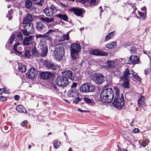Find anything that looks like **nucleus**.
Returning <instances> with one entry per match:
<instances>
[{
  "label": "nucleus",
  "mask_w": 151,
  "mask_h": 151,
  "mask_svg": "<svg viewBox=\"0 0 151 151\" xmlns=\"http://www.w3.org/2000/svg\"><path fill=\"white\" fill-rule=\"evenodd\" d=\"M32 55L37 56L39 54L37 52V50L35 47H34L32 50Z\"/></svg>",
  "instance_id": "obj_41"
},
{
  "label": "nucleus",
  "mask_w": 151,
  "mask_h": 151,
  "mask_svg": "<svg viewBox=\"0 0 151 151\" xmlns=\"http://www.w3.org/2000/svg\"><path fill=\"white\" fill-rule=\"evenodd\" d=\"M144 72L145 74V75H147L149 73V71L147 70H144Z\"/></svg>",
  "instance_id": "obj_60"
},
{
  "label": "nucleus",
  "mask_w": 151,
  "mask_h": 151,
  "mask_svg": "<svg viewBox=\"0 0 151 151\" xmlns=\"http://www.w3.org/2000/svg\"><path fill=\"white\" fill-rule=\"evenodd\" d=\"M40 19L44 22L49 23L52 22L54 21V19L53 18H48L45 17H41L40 18Z\"/></svg>",
  "instance_id": "obj_25"
},
{
  "label": "nucleus",
  "mask_w": 151,
  "mask_h": 151,
  "mask_svg": "<svg viewBox=\"0 0 151 151\" xmlns=\"http://www.w3.org/2000/svg\"><path fill=\"white\" fill-rule=\"evenodd\" d=\"M44 39H45L47 40H48L50 41H51L52 40L51 36L48 35L44 34Z\"/></svg>",
  "instance_id": "obj_44"
},
{
  "label": "nucleus",
  "mask_w": 151,
  "mask_h": 151,
  "mask_svg": "<svg viewBox=\"0 0 151 151\" xmlns=\"http://www.w3.org/2000/svg\"><path fill=\"white\" fill-rule=\"evenodd\" d=\"M133 72H134L133 74H131L132 75L133 78L138 81L140 82L141 80V78L139 76L136 75H134V74L135 72L134 71Z\"/></svg>",
  "instance_id": "obj_36"
},
{
  "label": "nucleus",
  "mask_w": 151,
  "mask_h": 151,
  "mask_svg": "<svg viewBox=\"0 0 151 151\" xmlns=\"http://www.w3.org/2000/svg\"><path fill=\"white\" fill-rule=\"evenodd\" d=\"M69 39V34L68 33L67 34H64L63 36L61 37L60 40V41H64L65 40H68Z\"/></svg>",
  "instance_id": "obj_31"
},
{
  "label": "nucleus",
  "mask_w": 151,
  "mask_h": 151,
  "mask_svg": "<svg viewBox=\"0 0 151 151\" xmlns=\"http://www.w3.org/2000/svg\"><path fill=\"white\" fill-rule=\"evenodd\" d=\"M18 70L22 73H23L26 70V66L23 65H20L19 66Z\"/></svg>",
  "instance_id": "obj_32"
},
{
  "label": "nucleus",
  "mask_w": 151,
  "mask_h": 151,
  "mask_svg": "<svg viewBox=\"0 0 151 151\" xmlns=\"http://www.w3.org/2000/svg\"><path fill=\"white\" fill-rule=\"evenodd\" d=\"M81 50V45L77 43L72 44L70 47V55L71 57L74 59L77 58L78 54Z\"/></svg>",
  "instance_id": "obj_4"
},
{
  "label": "nucleus",
  "mask_w": 151,
  "mask_h": 151,
  "mask_svg": "<svg viewBox=\"0 0 151 151\" xmlns=\"http://www.w3.org/2000/svg\"><path fill=\"white\" fill-rule=\"evenodd\" d=\"M15 36L14 34L12 35V36L10 37L9 38L10 43H7L6 45V49H8L9 47L8 46L11 44L13 42Z\"/></svg>",
  "instance_id": "obj_29"
},
{
  "label": "nucleus",
  "mask_w": 151,
  "mask_h": 151,
  "mask_svg": "<svg viewBox=\"0 0 151 151\" xmlns=\"http://www.w3.org/2000/svg\"><path fill=\"white\" fill-rule=\"evenodd\" d=\"M39 46L41 49V52L40 53V55L42 57L46 56L48 51V48L45 45V42L41 41L39 44Z\"/></svg>",
  "instance_id": "obj_15"
},
{
  "label": "nucleus",
  "mask_w": 151,
  "mask_h": 151,
  "mask_svg": "<svg viewBox=\"0 0 151 151\" xmlns=\"http://www.w3.org/2000/svg\"><path fill=\"white\" fill-rule=\"evenodd\" d=\"M65 101L66 102L68 103H70V102H69L68 100H66V99H65Z\"/></svg>",
  "instance_id": "obj_63"
},
{
  "label": "nucleus",
  "mask_w": 151,
  "mask_h": 151,
  "mask_svg": "<svg viewBox=\"0 0 151 151\" xmlns=\"http://www.w3.org/2000/svg\"><path fill=\"white\" fill-rule=\"evenodd\" d=\"M37 70L34 68H32L29 70H28L26 75L28 78L34 79L37 76Z\"/></svg>",
  "instance_id": "obj_16"
},
{
  "label": "nucleus",
  "mask_w": 151,
  "mask_h": 151,
  "mask_svg": "<svg viewBox=\"0 0 151 151\" xmlns=\"http://www.w3.org/2000/svg\"><path fill=\"white\" fill-rule=\"evenodd\" d=\"M134 120H132V122H131V123L130 124V125L131 126H133V124L134 122Z\"/></svg>",
  "instance_id": "obj_58"
},
{
  "label": "nucleus",
  "mask_w": 151,
  "mask_h": 151,
  "mask_svg": "<svg viewBox=\"0 0 151 151\" xmlns=\"http://www.w3.org/2000/svg\"><path fill=\"white\" fill-rule=\"evenodd\" d=\"M37 38H44V35H36L35 36Z\"/></svg>",
  "instance_id": "obj_49"
},
{
  "label": "nucleus",
  "mask_w": 151,
  "mask_h": 151,
  "mask_svg": "<svg viewBox=\"0 0 151 151\" xmlns=\"http://www.w3.org/2000/svg\"><path fill=\"white\" fill-rule=\"evenodd\" d=\"M113 32H111L109 33L105 37V41H106L110 39L113 36Z\"/></svg>",
  "instance_id": "obj_40"
},
{
  "label": "nucleus",
  "mask_w": 151,
  "mask_h": 151,
  "mask_svg": "<svg viewBox=\"0 0 151 151\" xmlns=\"http://www.w3.org/2000/svg\"><path fill=\"white\" fill-rule=\"evenodd\" d=\"M57 16L65 21H67L68 20V17L65 14H60L57 15Z\"/></svg>",
  "instance_id": "obj_30"
},
{
  "label": "nucleus",
  "mask_w": 151,
  "mask_h": 151,
  "mask_svg": "<svg viewBox=\"0 0 151 151\" xmlns=\"http://www.w3.org/2000/svg\"><path fill=\"white\" fill-rule=\"evenodd\" d=\"M34 40L33 36H29L25 37L23 41L24 45H29L33 43Z\"/></svg>",
  "instance_id": "obj_17"
},
{
  "label": "nucleus",
  "mask_w": 151,
  "mask_h": 151,
  "mask_svg": "<svg viewBox=\"0 0 151 151\" xmlns=\"http://www.w3.org/2000/svg\"><path fill=\"white\" fill-rule=\"evenodd\" d=\"M116 42H113L106 44V47L109 49H111L114 47L116 45Z\"/></svg>",
  "instance_id": "obj_27"
},
{
  "label": "nucleus",
  "mask_w": 151,
  "mask_h": 151,
  "mask_svg": "<svg viewBox=\"0 0 151 151\" xmlns=\"http://www.w3.org/2000/svg\"><path fill=\"white\" fill-rule=\"evenodd\" d=\"M6 17H8V18H9V19H12V17L10 16V15H7L6 16Z\"/></svg>",
  "instance_id": "obj_62"
},
{
  "label": "nucleus",
  "mask_w": 151,
  "mask_h": 151,
  "mask_svg": "<svg viewBox=\"0 0 151 151\" xmlns=\"http://www.w3.org/2000/svg\"><path fill=\"white\" fill-rule=\"evenodd\" d=\"M81 101V99L79 97H77L76 98V99L74 100L73 101L75 103L77 104L79 101Z\"/></svg>",
  "instance_id": "obj_46"
},
{
  "label": "nucleus",
  "mask_w": 151,
  "mask_h": 151,
  "mask_svg": "<svg viewBox=\"0 0 151 151\" xmlns=\"http://www.w3.org/2000/svg\"><path fill=\"white\" fill-rule=\"evenodd\" d=\"M53 144L54 148L57 149L60 146L61 142L57 140H55L53 141Z\"/></svg>",
  "instance_id": "obj_28"
},
{
  "label": "nucleus",
  "mask_w": 151,
  "mask_h": 151,
  "mask_svg": "<svg viewBox=\"0 0 151 151\" xmlns=\"http://www.w3.org/2000/svg\"><path fill=\"white\" fill-rule=\"evenodd\" d=\"M62 74L64 77L67 78H68L71 80H73L74 78V76L72 72L71 71L66 70L62 72Z\"/></svg>",
  "instance_id": "obj_19"
},
{
  "label": "nucleus",
  "mask_w": 151,
  "mask_h": 151,
  "mask_svg": "<svg viewBox=\"0 0 151 151\" xmlns=\"http://www.w3.org/2000/svg\"><path fill=\"white\" fill-rule=\"evenodd\" d=\"M90 78L97 84L102 83L105 81V77L101 73H96L91 75Z\"/></svg>",
  "instance_id": "obj_6"
},
{
  "label": "nucleus",
  "mask_w": 151,
  "mask_h": 151,
  "mask_svg": "<svg viewBox=\"0 0 151 151\" xmlns=\"http://www.w3.org/2000/svg\"><path fill=\"white\" fill-rule=\"evenodd\" d=\"M140 131V130L138 128H135L132 131V133H139Z\"/></svg>",
  "instance_id": "obj_48"
},
{
  "label": "nucleus",
  "mask_w": 151,
  "mask_h": 151,
  "mask_svg": "<svg viewBox=\"0 0 151 151\" xmlns=\"http://www.w3.org/2000/svg\"><path fill=\"white\" fill-rule=\"evenodd\" d=\"M23 20H25L27 22H30L32 20V18L31 15L29 14H27V16L26 19H24Z\"/></svg>",
  "instance_id": "obj_38"
},
{
  "label": "nucleus",
  "mask_w": 151,
  "mask_h": 151,
  "mask_svg": "<svg viewBox=\"0 0 151 151\" xmlns=\"http://www.w3.org/2000/svg\"><path fill=\"white\" fill-rule=\"evenodd\" d=\"M44 64L48 70H54L57 69L59 68L58 65L54 63L51 61L48 60H44Z\"/></svg>",
  "instance_id": "obj_13"
},
{
  "label": "nucleus",
  "mask_w": 151,
  "mask_h": 151,
  "mask_svg": "<svg viewBox=\"0 0 151 151\" xmlns=\"http://www.w3.org/2000/svg\"><path fill=\"white\" fill-rule=\"evenodd\" d=\"M118 151H122V150L121 148H120L119 147H118Z\"/></svg>",
  "instance_id": "obj_64"
},
{
  "label": "nucleus",
  "mask_w": 151,
  "mask_h": 151,
  "mask_svg": "<svg viewBox=\"0 0 151 151\" xmlns=\"http://www.w3.org/2000/svg\"><path fill=\"white\" fill-rule=\"evenodd\" d=\"M139 15L142 17V19L143 20H144L145 19L146 17V13L145 12L144 13L141 12H138Z\"/></svg>",
  "instance_id": "obj_39"
},
{
  "label": "nucleus",
  "mask_w": 151,
  "mask_h": 151,
  "mask_svg": "<svg viewBox=\"0 0 151 151\" xmlns=\"http://www.w3.org/2000/svg\"><path fill=\"white\" fill-rule=\"evenodd\" d=\"M141 10L142 11H145V13H146V8L145 6H143L141 8Z\"/></svg>",
  "instance_id": "obj_56"
},
{
  "label": "nucleus",
  "mask_w": 151,
  "mask_h": 151,
  "mask_svg": "<svg viewBox=\"0 0 151 151\" xmlns=\"http://www.w3.org/2000/svg\"><path fill=\"white\" fill-rule=\"evenodd\" d=\"M149 142L147 140H144L141 143V146L143 147H145L148 144Z\"/></svg>",
  "instance_id": "obj_42"
},
{
  "label": "nucleus",
  "mask_w": 151,
  "mask_h": 151,
  "mask_svg": "<svg viewBox=\"0 0 151 151\" xmlns=\"http://www.w3.org/2000/svg\"><path fill=\"white\" fill-rule=\"evenodd\" d=\"M91 54L96 55H101L107 56L108 55V53L104 52L99 50H94L90 51Z\"/></svg>",
  "instance_id": "obj_18"
},
{
  "label": "nucleus",
  "mask_w": 151,
  "mask_h": 151,
  "mask_svg": "<svg viewBox=\"0 0 151 151\" xmlns=\"http://www.w3.org/2000/svg\"><path fill=\"white\" fill-rule=\"evenodd\" d=\"M3 92V88H0V94H2Z\"/></svg>",
  "instance_id": "obj_59"
},
{
  "label": "nucleus",
  "mask_w": 151,
  "mask_h": 151,
  "mask_svg": "<svg viewBox=\"0 0 151 151\" xmlns=\"http://www.w3.org/2000/svg\"><path fill=\"white\" fill-rule=\"evenodd\" d=\"M83 100L87 104L90 105L92 103V100L87 97H84L83 98Z\"/></svg>",
  "instance_id": "obj_34"
},
{
  "label": "nucleus",
  "mask_w": 151,
  "mask_h": 151,
  "mask_svg": "<svg viewBox=\"0 0 151 151\" xmlns=\"http://www.w3.org/2000/svg\"><path fill=\"white\" fill-rule=\"evenodd\" d=\"M22 32H19L17 35V37L18 39L20 41H22L23 39V35Z\"/></svg>",
  "instance_id": "obj_35"
},
{
  "label": "nucleus",
  "mask_w": 151,
  "mask_h": 151,
  "mask_svg": "<svg viewBox=\"0 0 151 151\" xmlns=\"http://www.w3.org/2000/svg\"><path fill=\"white\" fill-rule=\"evenodd\" d=\"M95 89L94 86L91 83L88 82L82 85L80 87V91L83 93L93 92Z\"/></svg>",
  "instance_id": "obj_7"
},
{
  "label": "nucleus",
  "mask_w": 151,
  "mask_h": 151,
  "mask_svg": "<svg viewBox=\"0 0 151 151\" xmlns=\"http://www.w3.org/2000/svg\"><path fill=\"white\" fill-rule=\"evenodd\" d=\"M20 98V96L18 95H16L14 96V99L16 100H19V99Z\"/></svg>",
  "instance_id": "obj_55"
},
{
  "label": "nucleus",
  "mask_w": 151,
  "mask_h": 151,
  "mask_svg": "<svg viewBox=\"0 0 151 151\" xmlns=\"http://www.w3.org/2000/svg\"><path fill=\"white\" fill-rule=\"evenodd\" d=\"M96 3V0H90V4L91 5H94Z\"/></svg>",
  "instance_id": "obj_52"
},
{
  "label": "nucleus",
  "mask_w": 151,
  "mask_h": 151,
  "mask_svg": "<svg viewBox=\"0 0 151 151\" xmlns=\"http://www.w3.org/2000/svg\"><path fill=\"white\" fill-rule=\"evenodd\" d=\"M41 78L46 79L49 78L51 76V74L48 72H42L40 74Z\"/></svg>",
  "instance_id": "obj_22"
},
{
  "label": "nucleus",
  "mask_w": 151,
  "mask_h": 151,
  "mask_svg": "<svg viewBox=\"0 0 151 151\" xmlns=\"http://www.w3.org/2000/svg\"><path fill=\"white\" fill-rule=\"evenodd\" d=\"M27 124V123H26V122L25 121L22 122L20 124L21 125L22 127L24 126L25 125H26Z\"/></svg>",
  "instance_id": "obj_53"
},
{
  "label": "nucleus",
  "mask_w": 151,
  "mask_h": 151,
  "mask_svg": "<svg viewBox=\"0 0 151 151\" xmlns=\"http://www.w3.org/2000/svg\"><path fill=\"white\" fill-rule=\"evenodd\" d=\"M130 50L132 54H134L136 52V49L134 47L132 46L131 47Z\"/></svg>",
  "instance_id": "obj_45"
},
{
  "label": "nucleus",
  "mask_w": 151,
  "mask_h": 151,
  "mask_svg": "<svg viewBox=\"0 0 151 151\" xmlns=\"http://www.w3.org/2000/svg\"><path fill=\"white\" fill-rule=\"evenodd\" d=\"M19 45H20V44L19 43L17 42L14 45L13 50L17 53H16L17 55L21 57L29 58L30 55L29 51L25 50L24 52H20L17 50V47Z\"/></svg>",
  "instance_id": "obj_10"
},
{
  "label": "nucleus",
  "mask_w": 151,
  "mask_h": 151,
  "mask_svg": "<svg viewBox=\"0 0 151 151\" xmlns=\"http://www.w3.org/2000/svg\"><path fill=\"white\" fill-rule=\"evenodd\" d=\"M23 24H25L23 26L24 29H22V32L25 36H27L29 34H33L35 31L33 24L26 20H23Z\"/></svg>",
  "instance_id": "obj_3"
},
{
  "label": "nucleus",
  "mask_w": 151,
  "mask_h": 151,
  "mask_svg": "<svg viewBox=\"0 0 151 151\" xmlns=\"http://www.w3.org/2000/svg\"><path fill=\"white\" fill-rule=\"evenodd\" d=\"M78 94V91L76 89H72L68 92V96L70 97L76 96Z\"/></svg>",
  "instance_id": "obj_21"
},
{
  "label": "nucleus",
  "mask_w": 151,
  "mask_h": 151,
  "mask_svg": "<svg viewBox=\"0 0 151 151\" xmlns=\"http://www.w3.org/2000/svg\"><path fill=\"white\" fill-rule=\"evenodd\" d=\"M69 11L73 12L77 16H80L82 14V11L80 9L73 8L70 9Z\"/></svg>",
  "instance_id": "obj_20"
},
{
  "label": "nucleus",
  "mask_w": 151,
  "mask_h": 151,
  "mask_svg": "<svg viewBox=\"0 0 151 151\" xmlns=\"http://www.w3.org/2000/svg\"><path fill=\"white\" fill-rule=\"evenodd\" d=\"M64 54V49L60 45H58L56 46L54 52V55L55 58L58 61L61 60Z\"/></svg>",
  "instance_id": "obj_5"
},
{
  "label": "nucleus",
  "mask_w": 151,
  "mask_h": 151,
  "mask_svg": "<svg viewBox=\"0 0 151 151\" xmlns=\"http://www.w3.org/2000/svg\"><path fill=\"white\" fill-rule=\"evenodd\" d=\"M114 90L116 94L115 97H121V95H119V89L117 88H115Z\"/></svg>",
  "instance_id": "obj_37"
},
{
  "label": "nucleus",
  "mask_w": 151,
  "mask_h": 151,
  "mask_svg": "<svg viewBox=\"0 0 151 151\" xmlns=\"http://www.w3.org/2000/svg\"><path fill=\"white\" fill-rule=\"evenodd\" d=\"M25 5L27 9H29L32 6V1L30 0H26Z\"/></svg>",
  "instance_id": "obj_33"
},
{
  "label": "nucleus",
  "mask_w": 151,
  "mask_h": 151,
  "mask_svg": "<svg viewBox=\"0 0 151 151\" xmlns=\"http://www.w3.org/2000/svg\"><path fill=\"white\" fill-rule=\"evenodd\" d=\"M114 98L113 91L111 88H105L100 94L99 101L103 103H110Z\"/></svg>",
  "instance_id": "obj_1"
},
{
  "label": "nucleus",
  "mask_w": 151,
  "mask_h": 151,
  "mask_svg": "<svg viewBox=\"0 0 151 151\" xmlns=\"http://www.w3.org/2000/svg\"><path fill=\"white\" fill-rule=\"evenodd\" d=\"M0 100L2 102H4L6 100V98L3 96H0Z\"/></svg>",
  "instance_id": "obj_47"
},
{
  "label": "nucleus",
  "mask_w": 151,
  "mask_h": 151,
  "mask_svg": "<svg viewBox=\"0 0 151 151\" xmlns=\"http://www.w3.org/2000/svg\"><path fill=\"white\" fill-rule=\"evenodd\" d=\"M124 59L121 58L107 61L108 67L113 68H116L119 65L124 64Z\"/></svg>",
  "instance_id": "obj_8"
},
{
  "label": "nucleus",
  "mask_w": 151,
  "mask_h": 151,
  "mask_svg": "<svg viewBox=\"0 0 151 151\" xmlns=\"http://www.w3.org/2000/svg\"><path fill=\"white\" fill-rule=\"evenodd\" d=\"M43 0H40L39 2H37L36 4L40 6H42L43 4Z\"/></svg>",
  "instance_id": "obj_50"
},
{
  "label": "nucleus",
  "mask_w": 151,
  "mask_h": 151,
  "mask_svg": "<svg viewBox=\"0 0 151 151\" xmlns=\"http://www.w3.org/2000/svg\"><path fill=\"white\" fill-rule=\"evenodd\" d=\"M145 98L143 96H141L138 101V106L140 107H142L143 105H144L145 102Z\"/></svg>",
  "instance_id": "obj_23"
},
{
  "label": "nucleus",
  "mask_w": 151,
  "mask_h": 151,
  "mask_svg": "<svg viewBox=\"0 0 151 151\" xmlns=\"http://www.w3.org/2000/svg\"><path fill=\"white\" fill-rule=\"evenodd\" d=\"M3 92L5 93H7L9 92V90H7V89H6V88H3Z\"/></svg>",
  "instance_id": "obj_54"
},
{
  "label": "nucleus",
  "mask_w": 151,
  "mask_h": 151,
  "mask_svg": "<svg viewBox=\"0 0 151 151\" xmlns=\"http://www.w3.org/2000/svg\"><path fill=\"white\" fill-rule=\"evenodd\" d=\"M55 30L53 29H50L49 31L46 33V35H49L51 36L55 32Z\"/></svg>",
  "instance_id": "obj_43"
},
{
  "label": "nucleus",
  "mask_w": 151,
  "mask_h": 151,
  "mask_svg": "<svg viewBox=\"0 0 151 151\" xmlns=\"http://www.w3.org/2000/svg\"><path fill=\"white\" fill-rule=\"evenodd\" d=\"M55 83L58 86L65 87L68 84V81L67 78L63 76H58L55 80Z\"/></svg>",
  "instance_id": "obj_11"
},
{
  "label": "nucleus",
  "mask_w": 151,
  "mask_h": 151,
  "mask_svg": "<svg viewBox=\"0 0 151 151\" xmlns=\"http://www.w3.org/2000/svg\"><path fill=\"white\" fill-rule=\"evenodd\" d=\"M36 27L37 29L40 31L42 30L45 28L44 24L40 22L37 23Z\"/></svg>",
  "instance_id": "obj_24"
},
{
  "label": "nucleus",
  "mask_w": 151,
  "mask_h": 151,
  "mask_svg": "<svg viewBox=\"0 0 151 151\" xmlns=\"http://www.w3.org/2000/svg\"><path fill=\"white\" fill-rule=\"evenodd\" d=\"M123 95L121 94V97H115L112 104L114 106L118 109H121L124 106V104Z\"/></svg>",
  "instance_id": "obj_9"
},
{
  "label": "nucleus",
  "mask_w": 151,
  "mask_h": 151,
  "mask_svg": "<svg viewBox=\"0 0 151 151\" xmlns=\"http://www.w3.org/2000/svg\"><path fill=\"white\" fill-rule=\"evenodd\" d=\"M58 10L54 5H51L49 7H47L43 10V12L48 17H51L57 12Z\"/></svg>",
  "instance_id": "obj_12"
},
{
  "label": "nucleus",
  "mask_w": 151,
  "mask_h": 151,
  "mask_svg": "<svg viewBox=\"0 0 151 151\" xmlns=\"http://www.w3.org/2000/svg\"><path fill=\"white\" fill-rule=\"evenodd\" d=\"M82 3H84L88 2L89 0H81Z\"/></svg>",
  "instance_id": "obj_57"
},
{
  "label": "nucleus",
  "mask_w": 151,
  "mask_h": 151,
  "mask_svg": "<svg viewBox=\"0 0 151 151\" xmlns=\"http://www.w3.org/2000/svg\"><path fill=\"white\" fill-rule=\"evenodd\" d=\"M16 110L20 112L25 113L26 110L24 107L21 105H18L17 106Z\"/></svg>",
  "instance_id": "obj_26"
},
{
  "label": "nucleus",
  "mask_w": 151,
  "mask_h": 151,
  "mask_svg": "<svg viewBox=\"0 0 151 151\" xmlns=\"http://www.w3.org/2000/svg\"><path fill=\"white\" fill-rule=\"evenodd\" d=\"M77 84L76 83H73L72 85L71 86V87L72 89H76L75 88L76 87Z\"/></svg>",
  "instance_id": "obj_51"
},
{
  "label": "nucleus",
  "mask_w": 151,
  "mask_h": 151,
  "mask_svg": "<svg viewBox=\"0 0 151 151\" xmlns=\"http://www.w3.org/2000/svg\"><path fill=\"white\" fill-rule=\"evenodd\" d=\"M133 71L127 68L123 72V75L121 77L122 81L124 82L122 83V86L125 88H129V83L128 79L130 78V74H133L134 73Z\"/></svg>",
  "instance_id": "obj_2"
},
{
  "label": "nucleus",
  "mask_w": 151,
  "mask_h": 151,
  "mask_svg": "<svg viewBox=\"0 0 151 151\" xmlns=\"http://www.w3.org/2000/svg\"><path fill=\"white\" fill-rule=\"evenodd\" d=\"M139 60L136 56L131 55L127 60L124 61V63L125 64H130L132 63L133 64H137L139 63Z\"/></svg>",
  "instance_id": "obj_14"
},
{
  "label": "nucleus",
  "mask_w": 151,
  "mask_h": 151,
  "mask_svg": "<svg viewBox=\"0 0 151 151\" xmlns=\"http://www.w3.org/2000/svg\"><path fill=\"white\" fill-rule=\"evenodd\" d=\"M77 110L79 111H80L81 112H82V113H83V110H81V109H77Z\"/></svg>",
  "instance_id": "obj_61"
}]
</instances>
